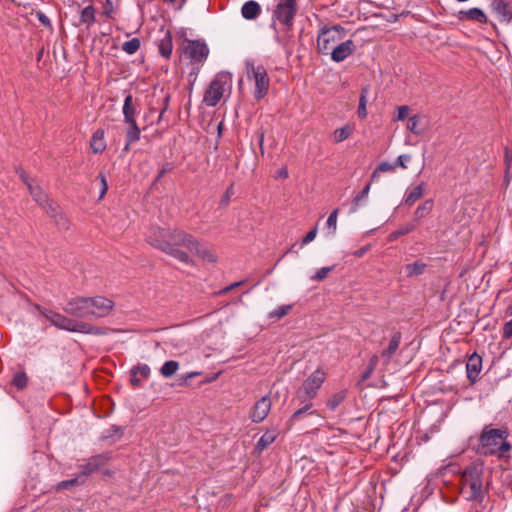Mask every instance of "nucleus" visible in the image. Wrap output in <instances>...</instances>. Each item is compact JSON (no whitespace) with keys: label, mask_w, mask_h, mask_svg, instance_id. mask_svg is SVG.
I'll return each instance as SVG.
<instances>
[{"label":"nucleus","mask_w":512,"mask_h":512,"mask_svg":"<svg viewBox=\"0 0 512 512\" xmlns=\"http://www.w3.org/2000/svg\"><path fill=\"white\" fill-rule=\"evenodd\" d=\"M147 241L185 264L192 263L191 255H197L209 262L216 261V256L211 250L202 246L192 235L181 230L153 228L147 235Z\"/></svg>","instance_id":"f257e3e1"},{"label":"nucleus","mask_w":512,"mask_h":512,"mask_svg":"<svg viewBox=\"0 0 512 512\" xmlns=\"http://www.w3.org/2000/svg\"><path fill=\"white\" fill-rule=\"evenodd\" d=\"M508 432L505 429L484 427L479 437L478 452L482 455H497L503 457L511 450L507 441Z\"/></svg>","instance_id":"f03ea898"},{"label":"nucleus","mask_w":512,"mask_h":512,"mask_svg":"<svg viewBox=\"0 0 512 512\" xmlns=\"http://www.w3.org/2000/svg\"><path fill=\"white\" fill-rule=\"evenodd\" d=\"M44 317L55 327L70 332H78L91 335H103L105 331L103 328L94 326L87 322L70 319L58 312L43 311Z\"/></svg>","instance_id":"7ed1b4c3"},{"label":"nucleus","mask_w":512,"mask_h":512,"mask_svg":"<svg viewBox=\"0 0 512 512\" xmlns=\"http://www.w3.org/2000/svg\"><path fill=\"white\" fill-rule=\"evenodd\" d=\"M325 379V371L318 368L304 381L298 391V398L301 399L302 402H305V405L293 413V420L298 419L304 412L311 408V400L316 397L317 391L320 389Z\"/></svg>","instance_id":"20e7f679"},{"label":"nucleus","mask_w":512,"mask_h":512,"mask_svg":"<svg viewBox=\"0 0 512 512\" xmlns=\"http://www.w3.org/2000/svg\"><path fill=\"white\" fill-rule=\"evenodd\" d=\"M483 465L473 463L468 466L462 474V490L467 494V499L477 500L482 498L483 494Z\"/></svg>","instance_id":"39448f33"},{"label":"nucleus","mask_w":512,"mask_h":512,"mask_svg":"<svg viewBox=\"0 0 512 512\" xmlns=\"http://www.w3.org/2000/svg\"><path fill=\"white\" fill-rule=\"evenodd\" d=\"M232 85V77L228 72L218 73L205 91L203 101L208 106H216Z\"/></svg>","instance_id":"423d86ee"},{"label":"nucleus","mask_w":512,"mask_h":512,"mask_svg":"<svg viewBox=\"0 0 512 512\" xmlns=\"http://www.w3.org/2000/svg\"><path fill=\"white\" fill-rule=\"evenodd\" d=\"M346 30L340 25L324 26L317 36V48L321 54L327 55L332 49L344 40Z\"/></svg>","instance_id":"0eeeda50"},{"label":"nucleus","mask_w":512,"mask_h":512,"mask_svg":"<svg viewBox=\"0 0 512 512\" xmlns=\"http://www.w3.org/2000/svg\"><path fill=\"white\" fill-rule=\"evenodd\" d=\"M246 74L250 81L254 82V97L257 100L264 98L269 90L270 79L263 65H255L253 61L246 62Z\"/></svg>","instance_id":"6e6552de"},{"label":"nucleus","mask_w":512,"mask_h":512,"mask_svg":"<svg viewBox=\"0 0 512 512\" xmlns=\"http://www.w3.org/2000/svg\"><path fill=\"white\" fill-rule=\"evenodd\" d=\"M16 173L20 180L26 185L33 200L48 213L52 214L55 211V208L53 207V203L49 199L46 192L38 185L34 179L30 178L22 168H17Z\"/></svg>","instance_id":"1a4fd4ad"},{"label":"nucleus","mask_w":512,"mask_h":512,"mask_svg":"<svg viewBox=\"0 0 512 512\" xmlns=\"http://www.w3.org/2000/svg\"><path fill=\"white\" fill-rule=\"evenodd\" d=\"M90 318H103L108 316L114 308V302L104 296L88 297Z\"/></svg>","instance_id":"9d476101"},{"label":"nucleus","mask_w":512,"mask_h":512,"mask_svg":"<svg viewBox=\"0 0 512 512\" xmlns=\"http://www.w3.org/2000/svg\"><path fill=\"white\" fill-rule=\"evenodd\" d=\"M296 0H278L273 18L290 27L296 14Z\"/></svg>","instance_id":"9b49d317"},{"label":"nucleus","mask_w":512,"mask_h":512,"mask_svg":"<svg viewBox=\"0 0 512 512\" xmlns=\"http://www.w3.org/2000/svg\"><path fill=\"white\" fill-rule=\"evenodd\" d=\"M184 54L192 61L201 63L208 57L209 49L204 42L188 41L184 48Z\"/></svg>","instance_id":"f8f14e48"},{"label":"nucleus","mask_w":512,"mask_h":512,"mask_svg":"<svg viewBox=\"0 0 512 512\" xmlns=\"http://www.w3.org/2000/svg\"><path fill=\"white\" fill-rule=\"evenodd\" d=\"M272 407L269 396H263L252 406L249 417L254 423H261L268 416Z\"/></svg>","instance_id":"ddd939ff"},{"label":"nucleus","mask_w":512,"mask_h":512,"mask_svg":"<svg viewBox=\"0 0 512 512\" xmlns=\"http://www.w3.org/2000/svg\"><path fill=\"white\" fill-rule=\"evenodd\" d=\"M64 311L78 318H90L88 297H76L69 300L64 307Z\"/></svg>","instance_id":"4468645a"},{"label":"nucleus","mask_w":512,"mask_h":512,"mask_svg":"<svg viewBox=\"0 0 512 512\" xmlns=\"http://www.w3.org/2000/svg\"><path fill=\"white\" fill-rule=\"evenodd\" d=\"M355 43L353 40H342L340 43H338L332 51L329 53L331 56V59L334 62H342L347 57H349L354 51H355Z\"/></svg>","instance_id":"2eb2a0df"},{"label":"nucleus","mask_w":512,"mask_h":512,"mask_svg":"<svg viewBox=\"0 0 512 512\" xmlns=\"http://www.w3.org/2000/svg\"><path fill=\"white\" fill-rule=\"evenodd\" d=\"M107 461L108 457L106 455H95L89 458L86 463L79 465L81 470L79 475H82V477L85 479V477L97 471Z\"/></svg>","instance_id":"dca6fc26"},{"label":"nucleus","mask_w":512,"mask_h":512,"mask_svg":"<svg viewBox=\"0 0 512 512\" xmlns=\"http://www.w3.org/2000/svg\"><path fill=\"white\" fill-rule=\"evenodd\" d=\"M457 18L460 21H473L480 24H486L488 22V17L485 12L482 9L476 7L459 11Z\"/></svg>","instance_id":"f3484780"},{"label":"nucleus","mask_w":512,"mask_h":512,"mask_svg":"<svg viewBox=\"0 0 512 512\" xmlns=\"http://www.w3.org/2000/svg\"><path fill=\"white\" fill-rule=\"evenodd\" d=\"M428 126V121L425 115L415 114L408 118L406 128L414 135H422Z\"/></svg>","instance_id":"a211bd4d"},{"label":"nucleus","mask_w":512,"mask_h":512,"mask_svg":"<svg viewBox=\"0 0 512 512\" xmlns=\"http://www.w3.org/2000/svg\"><path fill=\"white\" fill-rule=\"evenodd\" d=\"M481 369H482V358L476 353L472 354L468 358L467 363H466L467 377L472 383H474L477 380V378L481 372Z\"/></svg>","instance_id":"6ab92c4d"},{"label":"nucleus","mask_w":512,"mask_h":512,"mask_svg":"<svg viewBox=\"0 0 512 512\" xmlns=\"http://www.w3.org/2000/svg\"><path fill=\"white\" fill-rule=\"evenodd\" d=\"M491 8L500 21L508 23L512 19V11L505 0H493Z\"/></svg>","instance_id":"aec40b11"},{"label":"nucleus","mask_w":512,"mask_h":512,"mask_svg":"<svg viewBox=\"0 0 512 512\" xmlns=\"http://www.w3.org/2000/svg\"><path fill=\"white\" fill-rule=\"evenodd\" d=\"M279 430L276 427L270 428L265 431V433L258 440L255 451L258 454H261L264 450H266L278 437Z\"/></svg>","instance_id":"412c9836"},{"label":"nucleus","mask_w":512,"mask_h":512,"mask_svg":"<svg viewBox=\"0 0 512 512\" xmlns=\"http://www.w3.org/2000/svg\"><path fill=\"white\" fill-rule=\"evenodd\" d=\"M137 107L138 105L132 95H127L122 109L125 123H132L136 121Z\"/></svg>","instance_id":"4be33fe9"},{"label":"nucleus","mask_w":512,"mask_h":512,"mask_svg":"<svg viewBox=\"0 0 512 512\" xmlns=\"http://www.w3.org/2000/svg\"><path fill=\"white\" fill-rule=\"evenodd\" d=\"M425 188L426 184L424 182L408 188L404 195V204L407 206H412L416 201L422 198L425 192Z\"/></svg>","instance_id":"5701e85b"},{"label":"nucleus","mask_w":512,"mask_h":512,"mask_svg":"<svg viewBox=\"0 0 512 512\" xmlns=\"http://www.w3.org/2000/svg\"><path fill=\"white\" fill-rule=\"evenodd\" d=\"M261 6L254 0L245 2L241 8V15L246 20H255L261 14Z\"/></svg>","instance_id":"b1692460"},{"label":"nucleus","mask_w":512,"mask_h":512,"mask_svg":"<svg viewBox=\"0 0 512 512\" xmlns=\"http://www.w3.org/2000/svg\"><path fill=\"white\" fill-rule=\"evenodd\" d=\"M160 55L166 59L170 58L173 50L172 35L170 31H165L163 37L157 41Z\"/></svg>","instance_id":"393cba45"},{"label":"nucleus","mask_w":512,"mask_h":512,"mask_svg":"<svg viewBox=\"0 0 512 512\" xmlns=\"http://www.w3.org/2000/svg\"><path fill=\"white\" fill-rule=\"evenodd\" d=\"M90 147L95 154L102 153L106 149L104 131L102 129L95 131L91 138Z\"/></svg>","instance_id":"a878e982"},{"label":"nucleus","mask_w":512,"mask_h":512,"mask_svg":"<svg viewBox=\"0 0 512 512\" xmlns=\"http://www.w3.org/2000/svg\"><path fill=\"white\" fill-rule=\"evenodd\" d=\"M433 200L427 199L421 203L414 211V221L416 224L427 215H429L433 209Z\"/></svg>","instance_id":"bb28decb"},{"label":"nucleus","mask_w":512,"mask_h":512,"mask_svg":"<svg viewBox=\"0 0 512 512\" xmlns=\"http://www.w3.org/2000/svg\"><path fill=\"white\" fill-rule=\"evenodd\" d=\"M128 125V129L126 132L127 143L125 145V150L129 149V145L138 141L140 139L141 131L136 123V121L132 123H126Z\"/></svg>","instance_id":"cd10ccee"},{"label":"nucleus","mask_w":512,"mask_h":512,"mask_svg":"<svg viewBox=\"0 0 512 512\" xmlns=\"http://www.w3.org/2000/svg\"><path fill=\"white\" fill-rule=\"evenodd\" d=\"M400 342L401 334L399 332L394 333V335L390 339L388 347L383 350L382 356L387 360H390V358L395 354V352L399 348Z\"/></svg>","instance_id":"c85d7f7f"},{"label":"nucleus","mask_w":512,"mask_h":512,"mask_svg":"<svg viewBox=\"0 0 512 512\" xmlns=\"http://www.w3.org/2000/svg\"><path fill=\"white\" fill-rule=\"evenodd\" d=\"M368 93H369V87L368 86H365L361 89V94H360V98H359V105H358V109H357V115L360 119H365L367 117V108H366V105H367V96H368Z\"/></svg>","instance_id":"c756f323"},{"label":"nucleus","mask_w":512,"mask_h":512,"mask_svg":"<svg viewBox=\"0 0 512 512\" xmlns=\"http://www.w3.org/2000/svg\"><path fill=\"white\" fill-rule=\"evenodd\" d=\"M96 10L92 5H88L82 9L80 15V23L86 25L87 27L91 26L95 22Z\"/></svg>","instance_id":"7c9ffc66"},{"label":"nucleus","mask_w":512,"mask_h":512,"mask_svg":"<svg viewBox=\"0 0 512 512\" xmlns=\"http://www.w3.org/2000/svg\"><path fill=\"white\" fill-rule=\"evenodd\" d=\"M416 227L417 226H416L415 222L406 223V224L402 225L401 227H399L394 232H392L389 235L388 239H389V241H395L400 236H403V235H406V234H409V233L413 232L416 229Z\"/></svg>","instance_id":"2f4dec72"},{"label":"nucleus","mask_w":512,"mask_h":512,"mask_svg":"<svg viewBox=\"0 0 512 512\" xmlns=\"http://www.w3.org/2000/svg\"><path fill=\"white\" fill-rule=\"evenodd\" d=\"M84 483H85V479L82 477V475L78 474L76 477H74L72 479L59 482L56 486V490L57 491L65 490V489H69V488H72L75 486L82 485Z\"/></svg>","instance_id":"473e14b6"},{"label":"nucleus","mask_w":512,"mask_h":512,"mask_svg":"<svg viewBox=\"0 0 512 512\" xmlns=\"http://www.w3.org/2000/svg\"><path fill=\"white\" fill-rule=\"evenodd\" d=\"M179 369V363L174 360L166 361L160 368V373L164 378L173 376Z\"/></svg>","instance_id":"72a5a7b5"},{"label":"nucleus","mask_w":512,"mask_h":512,"mask_svg":"<svg viewBox=\"0 0 512 512\" xmlns=\"http://www.w3.org/2000/svg\"><path fill=\"white\" fill-rule=\"evenodd\" d=\"M292 305H281L277 307L276 309L269 312L268 317L274 321L281 320L283 317H285L291 310Z\"/></svg>","instance_id":"f704fd0d"},{"label":"nucleus","mask_w":512,"mask_h":512,"mask_svg":"<svg viewBox=\"0 0 512 512\" xmlns=\"http://www.w3.org/2000/svg\"><path fill=\"white\" fill-rule=\"evenodd\" d=\"M353 132V128L350 125H345L341 128H338L333 133L334 141L337 143L343 142L348 139Z\"/></svg>","instance_id":"c9c22d12"},{"label":"nucleus","mask_w":512,"mask_h":512,"mask_svg":"<svg viewBox=\"0 0 512 512\" xmlns=\"http://www.w3.org/2000/svg\"><path fill=\"white\" fill-rule=\"evenodd\" d=\"M346 397V391L345 390H341L335 394H333L328 400H327V407L330 409V410H335L339 404L341 402H343V400L345 399Z\"/></svg>","instance_id":"e433bc0d"},{"label":"nucleus","mask_w":512,"mask_h":512,"mask_svg":"<svg viewBox=\"0 0 512 512\" xmlns=\"http://www.w3.org/2000/svg\"><path fill=\"white\" fill-rule=\"evenodd\" d=\"M426 264L423 262H414L405 266V271L408 276L420 275L424 272Z\"/></svg>","instance_id":"4c0bfd02"},{"label":"nucleus","mask_w":512,"mask_h":512,"mask_svg":"<svg viewBox=\"0 0 512 512\" xmlns=\"http://www.w3.org/2000/svg\"><path fill=\"white\" fill-rule=\"evenodd\" d=\"M140 48V40L138 38H132L128 41H126L122 45L123 51L126 53L132 55L137 52V50Z\"/></svg>","instance_id":"58836bf2"},{"label":"nucleus","mask_w":512,"mask_h":512,"mask_svg":"<svg viewBox=\"0 0 512 512\" xmlns=\"http://www.w3.org/2000/svg\"><path fill=\"white\" fill-rule=\"evenodd\" d=\"M28 378L24 372H18L14 375L12 383L18 389H23L27 385Z\"/></svg>","instance_id":"ea45409f"},{"label":"nucleus","mask_w":512,"mask_h":512,"mask_svg":"<svg viewBox=\"0 0 512 512\" xmlns=\"http://www.w3.org/2000/svg\"><path fill=\"white\" fill-rule=\"evenodd\" d=\"M410 113V108L407 105L398 106L396 109V115L393 118V121H403L405 120Z\"/></svg>","instance_id":"a19ab883"},{"label":"nucleus","mask_w":512,"mask_h":512,"mask_svg":"<svg viewBox=\"0 0 512 512\" xmlns=\"http://www.w3.org/2000/svg\"><path fill=\"white\" fill-rule=\"evenodd\" d=\"M333 266L331 267H322L316 271V273L311 276V280L313 281H322L324 280L328 274L333 270Z\"/></svg>","instance_id":"79ce46f5"},{"label":"nucleus","mask_w":512,"mask_h":512,"mask_svg":"<svg viewBox=\"0 0 512 512\" xmlns=\"http://www.w3.org/2000/svg\"><path fill=\"white\" fill-rule=\"evenodd\" d=\"M337 217H338V209H335L330 213V215L327 219L326 224H327V227L332 230L331 234H334L337 229Z\"/></svg>","instance_id":"37998d69"},{"label":"nucleus","mask_w":512,"mask_h":512,"mask_svg":"<svg viewBox=\"0 0 512 512\" xmlns=\"http://www.w3.org/2000/svg\"><path fill=\"white\" fill-rule=\"evenodd\" d=\"M132 373L134 375L140 374L142 377L146 378L150 375V367L147 364H142L133 368Z\"/></svg>","instance_id":"c03bdc74"},{"label":"nucleus","mask_w":512,"mask_h":512,"mask_svg":"<svg viewBox=\"0 0 512 512\" xmlns=\"http://www.w3.org/2000/svg\"><path fill=\"white\" fill-rule=\"evenodd\" d=\"M99 180H100L99 198L102 199L105 196V194L107 193L108 183H107L106 177L102 173L99 175Z\"/></svg>","instance_id":"a18cd8bd"},{"label":"nucleus","mask_w":512,"mask_h":512,"mask_svg":"<svg viewBox=\"0 0 512 512\" xmlns=\"http://www.w3.org/2000/svg\"><path fill=\"white\" fill-rule=\"evenodd\" d=\"M369 191H370V183H368L363 189L361 192H359L355 198H354V203L357 205L361 200L365 199L368 194H369Z\"/></svg>","instance_id":"49530a36"},{"label":"nucleus","mask_w":512,"mask_h":512,"mask_svg":"<svg viewBox=\"0 0 512 512\" xmlns=\"http://www.w3.org/2000/svg\"><path fill=\"white\" fill-rule=\"evenodd\" d=\"M410 160H411V156L410 155L402 154V155L398 156L395 165L396 166L399 165L403 169H406L407 168V163L410 162Z\"/></svg>","instance_id":"de8ad7c7"},{"label":"nucleus","mask_w":512,"mask_h":512,"mask_svg":"<svg viewBox=\"0 0 512 512\" xmlns=\"http://www.w3.org/2000/svg\"><path fill=\"white\" fill-rule=\"evenodd\" d=\"M317 232H318V230H317V228H316V227H314L313 229H311V230H310V231L305 235V237L303 238V240H302V245H306V244H308V243L312 242V241L316 238V236H317Z\"/></svg>","instance_id":"09e8293b"},{"label":"nucleus","mask_w":512,"mask_h":512,"mask_svg":"<svg viewBox=\"0 0 512 512\" xmlns=\"http://www.w3.org/2000/svg\"><path fill=\"white\" fill-rule=\"evenodd\" d=\"M396 167L395 164H391V163H388V162H382L378 165V171L380 172H388V171H392L394 170Z\"/></svg>","instance_id":"8fccbe9b"},{"label":"nucleus","mask_w":512,"mask_h":512,"mask_svg":"<svg viewBox=\"0 0 512 512\" xmlns=\"http://www.w3.org/2000/svg\"><path fill=\"white\" fill-rule=\"evenodd\" d=\"M512 336V319L505 323L503 328V337L510 338Z\"/></svg>","instance_id":"3c124183"},{"label":"nucleus","mask_w":512,"mask_h":512,"mask_svg":"<svg viewBox=\"0 0 512 512\" xmlns=\"http://www.w3.org/2000/svg\"><path fill=\"white\" fill-rule=\"evenodd\" d=\"M36 16H37L39 22L41 24H43L44 26L48 27L51 25L50 19L43 12H37Z\"/></svg>","instance_id":"603ef678"},{"label":"nucleus","mask_w":512,"mask_h":512,"mask_svg":"<svg viewBox=\"0 0 512 512\" xmlns=\"http://www.w3.org/2000/svg\"><path fill=\"white\" fill-rule=\"evenodd\" d=\"M164 1L173 5L176 9H181L187 0H164Z\"/></svg>","instance_id":"864d4df0"},{"label":"nucleus","mask_w":512,"mask_h":512,"mask_svg":"<svg viewBox=\"0 0 512 512\" xmlns=\"http://www.w3.org/2000/svg\"><path fill=\"white\" fill-rule=\"evenodd\" d=\"M370 249V245H366L356 251L353 252V255L356 256V257H362L364 256L367 251Z\"/></svg>","instance_id":"5fc2aeb1"},{"label":"nucleus","mask_w":512,"mask_h":512,"mask_svg":"<svg viewBox=\"0 0 512 512\" xmlns=\"http://www.w3.org/2000/svg\"><path fill=\"white\" fill-rule=\"evenodd\" d=\"M232 194H233V188H232V186H231V187H229V188L227 189V191H226V193H225V195H224V197H223V199H222V201H221V202H222L223 204H227V203L229 202L230 197H231V195H232Z\"/></svg>","instance_id":"6e6d98bb"},{"label":"nucleus","mask_w":512,"mask_h":512,"mask_svg":"<svg viewBox=\"0 0 512 512\" xmlns=\"http://www.w3.org/2000/svg\"><path fill=\"white\" fill-rule=\"evenodd\" d=\"M279 178H287L288 177V170L287 168H282L277 175Z\"/></svg>","instance_id":"4d7b16f0"},{"label":"nucleus","mask_w":512,"mask_h":512,"mask_svg":"<svg viewBox=\"0 0 512 512\" xmlns=\"http://www.w3.org/2000/svg\"><path fill=\"white\" fill-rule=\"evenodd\" d=\"M240 284H241L240 282L234 283V284L230 285L229 287H226L222 292L223 293L228 292V291L238 287Z\"/></svg>","instance_id":"13d9d810"},{"label":"nucleus","mask_w":512,"mask_h":512,"mask_svg":"<svg viewBox=\"0 0 512 512\" xmlns=\"http://www.w3.org/2000/svg\"><path fill=\"white\" fill-rule=\"evenodd\" d=\"M199 373L198 372H191V373H188L185 377H184V380L186 381L187 379H190V378H193L195 376H198Z\"/></svg>","instance_id":"bf43d9fd"},{"label":"nucleus","mask_w":512,"mask_h":512,"mask_svg":"<svg viewBox=\"0 0 512 512\" xmlns=\"http://www.w3.org/2000/svg\"><path fill=\"white\" fill-rule=\"evenodd\" d=\"M380 171H378V168L375 169V171L372 173V180H375L378 175H379Z\"/></svg>","instance_id":"052dcab7"},{"label":"nucleus","mask_w":512,"mask_h":512,"mask_svg":"<svg viewBox=\"0 0 512 512\" xmlns=\"http://www.w3.org/2000/svg\"><path fill=\"white\" fill-rule=\"evenodd\" d=\"M376 363H377V357L375 356V357H373V358L371 359V365H372V366H375V365H376Z\"/></svg>","instance_id":"680f3d73"},{"label":"nucleus","mask_w":512,"mask_h":512,"mask_svg":"<svg viewBox=\"0 0 512 512\" xmlns=\"http://www.w3.org/2000/svg\"><path fill=\"white\" fill-rule=\"evenodd\" d=\"M505 158H506V163L509 164V162L511 161V158H510L508 152H506Z\"/></svg>","instance_id":"e2e57ef3"},{"label":"nucleus","mask_w":512,"mask_h":512,"mask_svg":"<svg viewBox=\"0 0 512 512\" xmlns=\"http://www.w3.org/2000/svg\"><path fill=\"white\" fill-rule=\"evenodd\" d=\"M275 40L279 43V44H282V41L280 40V38L278 36H275Z\"/></svg>","instance_id":"0e129e2a"},{"label":"nucleus","mask_w":512,"mask_h":512,"mask_svg":"<svg viewBox=\"0 0 512 512\" xmlns=\"http://www.w3.org/2000/svg\"><path fill=\"white\" fill-rule=\"evenodd\" d=\"M165 172H166V170H165V169H162V170H161V172H160V174H159V177H162V176L164 175V173H165Z\"/></svg>","instance_id":"69168bd1"}]
</instances>
